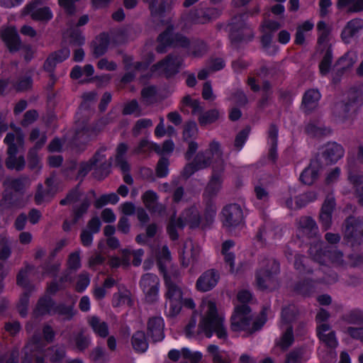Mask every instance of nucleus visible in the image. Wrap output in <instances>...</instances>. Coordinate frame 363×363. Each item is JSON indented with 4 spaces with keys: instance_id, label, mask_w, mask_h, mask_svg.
I'll use <instances>...</instances> for the list:
<instances>
[{
    "instance_id": "1",
    "label": "nucleus",
    "mask_w": 363,
    "mask_h": 363,
    "mask_svg": "<svg viewBox=\"0 0 363 363\" xmlns=\"http://www.w3.org/2000/svg\"><path fill=\"white\" fill-rule=\"evenodd\" d=\"M223 155L220 143L216 140L211 141L208 149L198 152L193 160L184 166L181 173L182 177L187 179L196 172L209 167L213 157L216 159L213 166L216 165L220 161L225 162Z\"/></svg>"
},
{
    "instance_id": "2",
    "label": "nucleus",
    "mask_w": 363,
    "mask_h": 363,
    "mask_svg": "<svg viewBox=\"0 0 363 363\" xmlns=\"http://www.w3.org/2000/svg\"><path fill=\"white\" fill-rule=\"evenodd\" d=\"M265 310H262L259 316L252 321L250 308L247 304L238 305L230 318V329L234 332L245 331L252 334L263 327L267 320Z\"/></svg>"
},
{
    "instance_id": "3",
    "label": "nucleus",
    "mask_w": 363,
    "mask_h": 363,
    "mask_svg": "<svg viewBox=\"0 0 363 363\" xmlns=\"http://www.w3.org/2000/svg\"><path fill=\"white\" fill-rule=\"evenodd\" d=\"M223 321V318L218 314L216 304L208 301L206 315L199 323V328L207 337H211L215 333L219 339L225 341L228 339V332Z\"/></svg>"
},
{
    "instance_id": "4",
    "label": "nucleus",
    "mask_w": 363,
    "mask_h": 363,
    "mask_svg": "<svg viewBox=\"0 0 363 363\" xmlns=\"http://www.w3.org/2000/svg\"><path fill=\"white\" fill-rule=\"evenodd\" d=\"M164 279L167 289L165 293V313L167 316L174 317L179 313L182 309L183 293L179 286V280L177 275L171 277L167 274H164Z\"/></svg>"
},
{
    "instance_id": "5",
    "label": "nucleus",
    "mask_w": 363,
    "mask_h": 363,
    "mask_svg": "<svg viewBox=\"0 0 363 363\" xmlns=\"http://www.w3.org/2000/svg\"><path fill=\"white\" fill-rule=\"evenodd\" d=\"M246 17V13H240L232 18L229 24L231 46L237 50L242 44L249 43L254 38L253 29L245 23Z\"/></svg>"
},
{
    "instance_id": "6",
    "label": "nucleus",
    "mask_w": 363,
    "mask_h": 363,
    "mask_svg": "<svg viewBox=\"0 0 363 363\" xmlns=\"http://www.w3.org/2000/svg\"><path fill=\"white\" fill-rule=\"evenodd\" d=\"M203 218H201L198 209L192 206L186 209L177 219L175 215L171 216L167 227V233L172 240H177L179 235L177 228L182 229L186 224L189 225L191 228H196L201 226L203 228Z\"/></svg>"
},
{
    "instance_id": "7",
    "label": "nucleus",
    "mask_w": 363,
    "mask_h": 363,
    "mask_svg": "<svg viewBox=\"0 0 363 363\" xmlns=\"http://www.w3.org/2000/svg\"><path fill=\"white\" fill-rule=\"evenodd\" d=\"M279 273V263L273 259H264L256 272V282L261 290H272L277 286L276 276Z\"/></svg>"
},
{
    "instance_id": "8",
    "label": "nucleus",
    "mask_w": 363,
    "mask_h": 363,
    "mask_svg": "<svg viewBox=\"0 0 363 363\" xmlns=\"http://www.w3.org/2000/svg\"><path fill=\"white\" fill-rule=\"evenodd\" d=\"M184 59L178 53H170L151 67V72L170 78L177 74L183 65Z\"/></svg>"
},
{
    "instance_id": "9",
    "label": "nucleus",
    "mask_w": 363,
    "mask_h": 363,
    "mask_svg": "<svg viewBox=\"0 0 363 363\" xmlns=\"http://www.w3.org/2000/svg\"><path fill=\"white\" fill-rule=\"evenodd\" d=\"M344 238L352 243L360 244L363 242V216H349L343 223Z\"/></svg>"
},
{
    "instance_id": "10",
    "label": "nucleus",
    "mask_w": 363,
    "mask_h": 363,
    "mask_svg": "<svg viewBox=\"0 0 363 363\" xmlns=\"http://www.w3.org/2000/svg\"><path fill=\"white\" fill-rule=\"evenodd\" d=\"M157 42L158 45L155 50L158 53L166 52L169 46L185 47L188 44L186 37L179 33H174L173 29L170 27L159 35Z\"/></svg>"
},
{
    "instance_id": "11",
    "label": "nucleus",
    "mask_w": 363,
    "mask_h": 363,
    "mask_svg": "<svg viewBox=\"0 0 363 363\" xmlns=\"http://www.w3.org/2000/svg\"><path fill=\"white\" fill-rule=\"evenodd\" d=\"M225 166V162L222 161H220L216 165L212 166L211 178L203 194L204 200L213 201V199L217 196L221 188Z\"/></svg>"
},
{
    "instance_id": "12",
    "label": "nucleus",
    "mask_w": 363,
    "mask_h": 363,
    "mask_svg": "<svg viewBox=\"0 0 363 363\" xmlns=\"http://www.w3.org/2000/svg\"><path fill=\"white\" fill-rule=\"evenodd\" d=\"M223 224L228 228H236L244 222L242 208L237 203L225 206L222 210Z\"/></svg>"
},
{
    "instance_id": "13",
    "label": "nucleus",
    "mask_w": 363,
    "mask_h": 363,
    "mask_svg": "<svg viewBox=\"0 0 363 363\" xmlns=\"http://www.w3.org/2000/svg\"><path fill=\"white\" fill-rule=\"evenodd\" d=\"M159 284L160 279L154 274L147 273L142 277L140 285L147 302L153 303L157 300Z\"/></svg>"
},
{
    "instance_id": "14",
    "label": "nucleus",
    "mask_w": 363,
    "mask_h": 363,
    "mask_svg": "<svg viewBox=\"0 0 363 363\" xmlns=\"http://www.w3.org/2000/svg\"><path fill=\"white\" fill-rule=\"evenodd\" d=\"M42 0H34L26 5L24 9L26 14L36 21L48 22L52 18V13L49 7H40Z\"/></svg>"
},
{
    "instance_id": "15",
    "label": "nucleus",
    "mask_w": 363,
    "mask_h": 363,
    "mask_svg": "<svg viewBox=\"0 0 363 363\" xmlns=\"http://www.w3.org/2000/svg\"><path fill=\"white\" fill-rule=\"evenodd\" d=\"M106 150V147H101L94 153L93 157L89 160L96 171L95 173L96 174L97 172H100V178H104L108 176L111 165V158L109 160L106 159V156L104 153Z\"/></svg>"
},
{
    "instance_id": "16",
    "label": "nucleus",
    "mask_w": 363,
    "mask_h": 363,
    "mask_svg": "<svg viewBox=\"0 0 363 363\" xmlns=\"http://www.w3.org/2000/svg\"><path fill=\"white\" fill-rule=\"evenodd\" d=\"M200 252V247L195 245L191 240L186 241L179 252L182 266L187 267L189 264L196 262Z\"/></svg>"
},
{
    "instance_id": "17",
    "label": "nucleus",
    "mask_w": 363,
    "mask_h": 363,
    "mask_svg": "<svg viewBox=\"0 0 363 363\" xmlns=\"http://www.w3.org/2000/svg\"><path fill=\"white\" fill-rule=\"evenodd\" d=\"M164 323L162 317L152 316L147 322V334L153 342L162 341L164 337Z\"/></svg>"
},
{
    "instance_id": "18",
    "label": "nucleus",
    "mask_w": 363,
    "mask_h": 363,
    "mask_svg": "<svg viewBox=\"0 0 363 363\" xmlns=\"http://www.w3.org/2000/svg\"><path fill=\"white\" fill-rule=\"evenodd\" d=\"M1 38L10 52H16L22 48L20 36L14 27H8L1 30Z\"/></svg>"
},
{
    "instance_id": "19",
    "label": "nucleus",
    "mask_w": 363,
    "mask_h": 363,
    "mask_svg": "<svg viewBox=\"0 0 363 363\" xmlns=\"http://www.w3.org/2000/svg\"><path fill=\"white\" fill-rule=\"evenodd\" d=\"M220 274L215 269L204 272L196 281V289L203 292L208 291L214 288L218 282Z\"/></svg>"
},
{
    "instance_id": "20",
    "label": "nucleus",
    "mask_w": 363,
    "mask_h": 363,
    "mask_svg": "<svg viewBox=\"0 0 363 363\" xmlns=\"http://www.w3.org/2000/svg\"><path fill=\"white\" fill-rule=\"evenodd\" d=\"M218 13L216 9H197L192 10L186 16V20L193 23L203 24L216 18Z\"/></svg>"
},
{
    "instance_id": "21",
    "label": "nucleus",
    "mask_w": 363,
    "mask_h": 363,
    "mask_svg": "<svg viewBox=\"0 0 363 363\" xmlns=\"http://www.w3.org/2000/svg\"><path fill=\"white\" fill-rule=\"evenodd\" d=\"M316 333L318 338L328 347L335 348L337 345V340L335 332L331 330V327L328 323H322L316 327Z\"/></svg>"
},
{
    "instance_id": "22",
    "label": "nucleus",
    "mask_w": 363,
    "mask_h": 363,
    "mask_svg": "<svg viewBox=\"0 0 363 363\" xmlns=\"http://www.w3.org/2000/svg\"><path fill=\"white\" fill-rule=\"evenodd\" d=\"M345 150L343 147L337 143H328L323 150L322 155L325 160L326 164H331L337 162L343 157Z\"/></svg>"
},
{
    "instance_id": "23",
    "label": "nucleus",
    "mask_w": 363,
    "mask_h": 363,
    "mask_svg": "<svg viewBox=\"0 0 363 363\" xmlns=\"http://www.w3.org/2000/svg\"><path fill=\"white\" fill-rule=\"evenodd\" d=\"M69 54V50L67 48L51 53L44 62V69L50 73V77H52L56 65L66 60Z\"/></svg>"
},
{
    "instance_id": "24",
    "label": "nucleus",
    "mask_w": 363,
    "mask_h": 363,
    "mask_svg": "<svg viewBox=\"0 0 363 363\" xmlns=\"http://www.w3.org/2000/svg\"><path fill=\"white\" fill-rule=\"evenodd\" d=\"M298 229L302 235L308 238H315L318 233L315 221L310 216H302L298 220Z\"/></svg>"
},
{
    "instance_id": "25",
    "label": "nucleus",
    "mask_w": 363,
    "mask_h": 363,
    "mask_svg": "<svg viewBox=\"0 0 363 363\" xmlns=\"http://www.w3.org/2000/svg\"><path fill=\"white\" fill-rule=\"evenodd\" d=\"M363 30V19L354 18L346 24L341 33V38L345 43H350L351 39L356 37Z\"/></svg>"
},
{
    "instance_id": "26",
    "label": "nucleus",
    "mask_w": 363,
    "mask_h": 363,
    "mask_svg": "<svg viewBox=\"0 0 363 363\" xmlns=\"http://www.w3.org/2000/svg\"><path fill=\"white\" fill-rule=\"evenodd\" d=\"M18 144L8 145L7 155L6 160V166L8 169H16L17 171L22 170L25 167V160L23 156L16 157L18 152Z\"/></svg>"
},
{
    "instance_id": "27",
    "label": "nucleus",
    "mask_w": 363,
    "mask_h": 363,
    "mask_svg": "<svg viewBox=\"0 0 363 363\" xmlns=\"http://www.w3.org/2000/svg\"><path fill=\"white\" fill-rule=\"evenodd\" d=\"M188 44L184 48H188L187 55L192 57L201 58L208 51V45L201 39H194L190 41L187 38Z\"/></svg>"
},
{
    "instance_id": "28",
    "label": "nucleus",
    "mask_w": 363,
    "mask_h": 363,
    "mask_svg": "<svg viewBox=\"0 0 363 363\" xmlns=\"http://www.w3.org/2000/svg\"><path fill=\"white\" fill-rule=\"evenodd\" d=\"M55 306V301L50 296L45 295L38 301L33 313L35 316H42L46 314L52 315Z\"/></svg>"
},
{
    "instance_id": "29",
    "label": "nucleus",
    "mask_w": 363,
    "mask_h": 363,
    "mask_svg": "<svg viewBox=\"0 0 363 363\" xmlns=\"http://www.w3.org/2000/svg\"><path fill=\"white\" fill-rule=\"evenodd\" d=\"M348 180L353 186L358 203L363 206V174L355 173L349 169Z\"/></svg>"
},
{
    "instance_id": "30",
    "label": "nucleus",
    "mask_w": 363,
    "mask_h": 363,
    "mask_svg": "<svg viewBox=\"0 0 363 363\" xmlns=\"http://www.w3.org/2000/svg\"><path fill=\"white\" fill-rule=\"evenodd\" d=\"M158 196L153 191H147L142 196L143 201L145 207L151 213H162L164 211V208L162 204L157 202Z\"/></svg>"
},
{
    "instance_id": "31",
    "label": "nucleus",
    "mask_w": 363,
    "mask_h": 363,
    "mask_svg": "<svg viewBox=\"0 0 363 363\" xmlns=\"http://www.w3.org/2000/svg\"><path fill=\"white\" fill-rule=\"evenodd\" d=\"M74 301H72L69 304L65 303H55L52 315L57 314L62 318V320L69 321L77 313V311L74 309Z\"/></svg>"
},
{
    "instance_id": "32",
    "label": "nucleus",
    "mask_w": 363,
    "mask_h": 363,
    "mask_svg": "<svg viewBox=\"0 0 363 363\" xmlns=\"http://www.w3.org/2000/svg\"><path fill=\"white\" fill-rule=\"evenodd\" d=\"M356 110L350 103L342 101L335 104L333 113L340 120L345 121L349 118Z\"/></svg>"
},
{
    "instance_id": "33",
    "label": "nucleus",
    "mask_w": 363,
    "mask_h": 363,
    "mask_svg": "<svg viewBox=\"0 0 363 363\" xmlns=\"http://www.w3.org/2000/svg\"><path fill=\"white\" fill-rule=\"evenodd\" d=\"M320 99V94L317 89H309L303 96L302 105L306 112L311 111L318 106Z\"/></svg>"
},
{
    "instance_id": "34",
    "label": "nucleus",
    "mask_w": 363,
    "mask_h": 363,
    "mask_svg": "<svg viewBox=\"0 0 363 363\" xmlns=\"http://www.w3.org/2000/svg\"><path fill=\"white\" fill-rule=\"evenodd\" d=\"M66 355V350L64 346L55 345L48 347L45 351V357L51 363H62Z\"/></svg>"
},
{
    "instance_id": "35",
    "label": "nucleus",
    "mask_w": 363,
    "mask_h": 363,
    "mask_svg": "<svg viewBox=\"0 0 363 363\" xmlns=\"http://www.w3.org/2000/svg\"><path fill=\"white\" fill-rule=\"evenodd\" d=\"M186 106L191 108L193 115H200L203 111V107L201 105V102L197 99H193L189 95H186L182 98L180 106V111L184 113L189 114V110L185 108Z\"/></svg>"
},
{
    "instance_id": "36",
    "label": "nucleus",
    "mask_w": 363,
    "mask_h": 363,
    "mask_svg": "<svg viewBox=\"0 0 363 363\" xmlns=\"http://www.w3.org/2000/svg\"><path fill=\"white\" fill-rule=\"evenodd\" d=\"M259 72L264 77H268L275 80L282 79L285 73L281 65L278 63L273 64L269 67L262 65L260 67Z\"/></svg>"
},
{
    "instance_id": "37",
    "label": "nucleus",
    "mask_w": 363,
    "mask_h": 363,
    "mask_svg": "<svg viewBox=\"0 0 363 363\" xmlns=\"http://www.w3.org/2000/svg\"><path fill=\"white\" fill-rule=\"evenodd\" d=\"M131 344L137 352H145L148 348L145 333L142 330L136 331L131 337Z\"/></svg>"
},
{
    "instance_id": "38",
    "label": "nucleus",
    "mask_w": 363,
    "mask_h": 363,
    "mask_svg": "<svg viewBox=\"0 0 363 363\" xmlns=\"http://www.w3.org/2000/svg\"><path fill=\"white\" fill-rule=\"evenodd\" d=\"M109 37L106 33H101L96 38L94 44L93 55L95 57H99L104 55L109 45Z\"/></svg>"
},
{
    "instance_id": "39",
    "label": "nucleus",
    "mask_w": 363,
    "mask_h": 363,
    "mask_svg": "<svg viewBox=\"0 0 363 363\" xmlns=\"http://www.w3.org/2000/svg\"><path fill=\"white\" fill-rule=\"evenodd\" d=\"M128 148V145L123 143L118 144L116 148V164L123 172L130 171V165L125 157Z\"/></svg>"
},
{
    "instance_id": "40",
    "label": "nucleus",
    "mask_w": 363,
    "mask_h": 363,
    "mask_svg": "<svg viewBox=\"0 0 363 363\" xmlns=\"http://www.w3.org/2000/svg\"><path fill=\"white\" fill-rule=\"evenodd\" d=\"M32 269V267L27 265L24 268L21 269L16 277V284L29 292L35 290V286L29 282L28 279V274Z\"/></svg>"
},
{
    "instance_id": "41",
    "label": "nucleus",
    "mask_w": 363,
    "mask_h": 363,
    "mask_svg": "<svg viewBox=\"0 0 363 363\" xmlns=\"http://www.w3.org/2000/svg\"><path fill=\"white\" fill-rule=\"evenodd\" d=\"M89 324L93 329L94 332L101 337H106L108 335V324L101 320L97 316H92L89 320Z\"/></svg>"
},
{
    "instance_id": "42",
    "label": "nucleus",
    "mask_w": 363,
    "mask_h": 363,
    "mask_svg": "<svg viewBox=\"0 0 363 363\" xmlns=\"http://www.w3.org/2000/svg\"><path fill=\"white\" fill-rule=\"evenodd\" d=\"M55 194L56 190L45 189L43 184H39L34 196V201L37 205H40L43 202H48L53 198Z\"/></svg>"
},
{
    "instance_id": "43",
    "label": "nucleus",
    "mask_w": 363,
    "mask_h": 363,
    "mask_svg": "<svg viewBox=\"0 0 363 363\" xmlns=\"http://www.w3.org/2000/svg\"><path fill=\"white\" fill-rule=\"evenodd\" d=\"M340 318L347 324L363 325V311L354 308L343 314Z\"/></svg>"
},
{
    "instance_id": "44",
    "label": "nucleus",
    "mask_w": 363,
    "mask_h": 363,
    "mask_svg": "<svg viewBox=\"0 0 363 363\" xmlns=\"http://www.w3.org/2000/svg\"><path fill=\"white\" fill-rule=\"evenodd\" d=\"M234 245L235 242L231 240H228L223 243L221 250V253L224 257V262L226 264L229 265L230 272H234L235 255L229 250Z\"/></svg>"
},
{
    "instance_id": "45",
    "label": "nucleus",
    "mask_w": 363,
    "mask_h": 363,
    "mask_svg": "<svg viewBox=\"0 0 363 363\" xmlns=\"http://www.w3.org/2000/svg\"><path fill=\"white\" fill-rule=\"evenodd\" d=\"M148 4L151 14L153 16L162 17L169 9V6L164 1L158 3V0H143Z\"/></svg>"
},
{
    "instance_id": "46",
    "label": "nucleus",
    "mask_w": 363,
    "mask_h": 363,
    "mask_svg": "<svg viewBox=\"0 0 363 363\" xmlns=\"http://www.w3.org/2000/svg\"><path fill=\"white\" fill-rule=\"evenodd\" d=\"M91 205L89 199L85 197L79 205L73 207V218L72 220V224H76L78 221L85 215Z\"/></svg>"
},
{
    "instance_id": "47",
    "label": "nucleus",
    "mask_w": 363,
    "mask_h": 363,
    "mask_svg": "<svg viewBox=\"0 0 363 363\" xmlns=\"http://www.w3.org/2000/svg\"><path fill=\"white\" fill-rule=\"evenodd\" d=\"M220 117V112L216 108L210 109L207 111H203L199 116L198 121L201 126L215 123Z\"/></svg>"
},
{
    "instance_id": "48",
    "label": "nucleus",
    "mask_w": 363,
    "mask_h": 363,
    "mask_svg": "<svg viewBox=\"0 0 363 363\" xmlns=\"http://www.w3.org/2000/svg\"><path fill=\"white\" fill-rule=\"evenodd\" d=\"M294 342L293 327L289 325L276 345L282 351H286L293 345Z\"/></svg>"
},
{
    "instance_id": "49",
    "label": "nucleus",
    "mask_w": 363,
    "mask_h": 363,
    "mask_svg": "<svg viewBox=\"0 0 363 363\" xmlns=\"http://www.w3.org/2000/svg\"><path fill=\"white\" fill-rule=\"evenodd\" d=\"M350 103L354 108H357L363 104V92L359 88L352 87L347 93V99L345 101Z\"/></svg>"
},
{
    "instance_id": "50",
    "label": "nucleus",
    "mask_w": 363,
    "mask_h": 363,
    "mask_svg": "<svg viewBox=\"0 0 363 363\" xmlns=\"http://www.w3.org/2000/svg\"><path fill=\"white\" fill-rule=\"evenodd\" d=\"M337 7L347 8L349 12H360L363 11V0H337Z\"/></svg>"
},
{
    "instance_id": "51",
    "label": "nucleus",
    "mask_w": 363,
    "mask_h": 363,
    "mask_svg": "<svg viewBox=\"0 0 363 363\" xmlns=\"http://www.w3.org/2000/svg\"><path fill=\"white\" fill-rule=\"evenodd\" d=\"M205 202L206 208L203 218V226L206 228L213 222L216 214L217 208L213 201L211 200H205Z\"/></svg>"
},
{
    "instance_id": "52",
    "label": "nucleus",
    "mask_w": 363,
    "mask_h": 363,
    "mask_svg": "<svg viewBox=\"0 0 363 363\" xmlns=\"http://www.w3.org/2000/svg\"><path fill=\"white\" fill-rule=\"evenodd\" d=\"M355 60H354L353 55L347 52L343 57H340L335 67L337 69V73L340 75L343 74L347 69H350L354 64Z\"/></svg>"
},
{
    "instance_id": "53",
    "label": "nucleus",
    "mask_w": 363,
    "mask_h": 363,
    "mask_svg": "<svg viewBox=\"0 0 363 363\" xmlns=\"http://www.w3.org/2000/svg\"><path fill=\"white\" fill-rule=\"evenodd\" d=\"M27 158L29 169L38 173L41 169L42 164L38 154V150L30 148L28 152Z\"/></svg>"
},
{
    "instance_id": "54",
    "label": "nucleus",
    "mask_w": 363,
    "mask_h": 363,
    "mask_svg": "<svg viewBox=\"0 0 363 363\" xmlns=\"http://www.w3.org/2000/svg\"><path fill=\"white\" fill-rule=\"evenodd\" d=\"M4 142L7 145L17 143L18 146H21L24 143V134L20 128H16L15 133H9L6 134Z\"/></svg>"
},
{
    "instance_id": "55",
    "label": "nucleus",
    "mask_w": 363,
    "mask_h": 363,
    "mask_svg": "<svg viewBox=\"0 0 363 363\" xmlns=\"http://www.w3.org/2000/svg\"><path fill=\"white\" fill-rule=\"evenodd\" d=\"M318 171L311 166L306 168L300 176L301 182L307 185L312 184L318 178Z\"/></svg>"
},
{
    "instance_id": "56",
    "label": "nucleus",
    "mask_w": 363,
    "mask_h": 363,
    "mask_svg": "<svg viewBox=\"0 0 363 363\" xmlns=\"http://www.w3.org/2000/svg\"><path fill=\"white\" fill-rule=\"evenodd\" d=\"M306 133L313 137H321L329 135L331 132L330 128L318 126L313 123H309L306 126Z\"/></svg>"
},
{
    "instance_id": "57",
    "label": "nucleus",
    "mask_w": 363,
    "mask_h": 363,
    "mask_svg": "<svg viewBox=\"0 0 363 363\" xmlns=\"http://www.w3.org/2000/svg\"><path fill=\"white\" fill-rule=\"evenodd\" d=\"M316 199V194L313 191H308L300 194L295 198L296 208H301L306 206L308 203Z\"/></svg>"
},
{
    "instance_id": "58",
    "label": "nucleus",
    "mask_w": 363,
    "mask_h": 363,
    "mask_svg": "<svg viewBox=\"0 0 363 363\" xmlns=\"http://www.w3.org/2000/svg\"><path fill=\"white\" fill-rule=\"evenodd\" d=\"M295 290L304 296L309 295L314 289V281L311 279H303L295 285Z\"/></svg>"
},
{
    "instance_id": "59",
    "label": "nucleus",
    "mask_w": 363,
    "mask_h": 363,
    "mask_svg": "<svg viewBox=\"0 0 363 363\" xmlns=\"http://www.w3.org/2000/svg\"><path fill=\"white\" fill-rule=\"evenodd\" d=\"M28 180L27 177H20L16 179L8 178L4 182V185L18 192L25 187V182Z\"/></svg>"
},
{
    "instance_id": "60",
    "label": "nucleus",
    "mask_w": 363,
    "mask_h": 363,
    "mask_svg": "<svg viewBox=\"0 0 363 363\" xmlns=\"http://www.w3.org/2000/svg\"><path fill=\"white\" fill-rule=\"evenodd\" d=\"M155 95L156 88L154 86H146L141 90L142 101L147 106L154 103Z\"/></svg>"
},
{
    "instance_id": "61",
    "label": "nucleus",
    "mask_w": 363,
    "mask_h": 363,
    "mask_svg": "<svg viewBox=\"0 0 363 363\" xmlns=\"http://www.w3.org/2000/svg\"><path fill=\"white\" fill-rule=\"evenodd\" d=\"M182 356L184 360L182 361L180 363H199L202 358V355L200 352H191L187 348H183L182 350Z\"/></svg>"
},
{
    "instance_id": "62",
    "label": "nucleus",
    "mask_w": 363,
    "mask_h": 363,
    "mask_svg": "<svg viewBox=\"0 0 363 363\" xmlns=\"http://www.w3.org/2000/svg\"><path fill=\"white\" fill-rule=\"evenodd\" d=\"M308 259L303 255H296L295 256L294 267L301 274L312 273V270L307 267Z\"/></svg>"
},
{
    "instance_id": "63",
    "label": "nucleus",
    "mask_w": 363,
    "mask_h": 363,
    "mask_svg": "<svg viewBox=\"0 0 363 363\" xmlns=\"http://www.w3.org/2000/svg\"><path fill=\"white\" fill-rule=\"evenodd\" d=\"M303 356V350L302 348H294L286 354L284 363H302Z\"/></svg>"
},
{
    "instance_id": "64",
    "label": "nucleus",
    "mask_w": 363,
    "mask_h": 363,
    "mask_svg": "<svg viewBox=\"0 0 363 363\" xmlns=\"http://www.w3.org/2000/svg\"><path fill=\"white\" fill-rule=\"evenodd\" d=\"M198 128L195 121H189L184 126L183 138L188 140L195 138L198 134Z\"/></svg>"
}]
</instances>
